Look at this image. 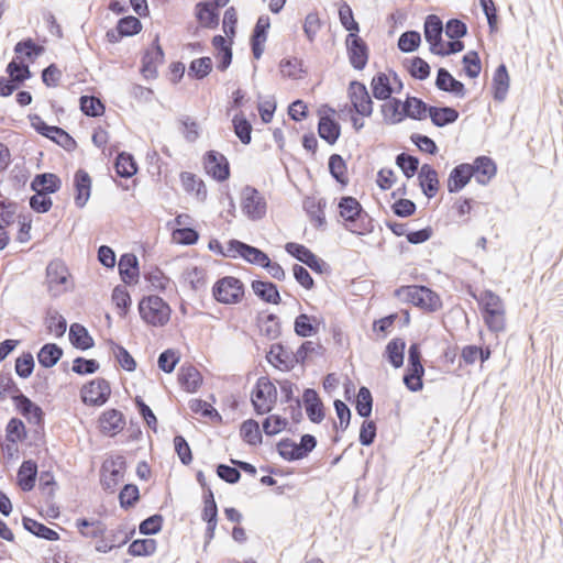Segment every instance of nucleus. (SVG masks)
<instances>
[{"label": "nucleus", "instance_id": "48", "mask_svg": "<svg viewBox=\"0 0 563 563\" xmlns=\"http://www.w3.org/2000/svg\"><path fill=\"white\" fill-rule=\"evenodd\" d=\"M240 437L247 445H261L263 443V428L261 429L258 421L255 419H246L240 424Z\"/></svg>", "mask_w": 563, "mask_h": 563}, {"label": "nucleus", "instance_id": "7", "mask_svg": "<svg viewBox=\"0 0 563 563\" xmlns=\"http://www.w3.org/2000/svg\"><path fill=\"white\" fill-rule=\"evenodd\" d=\"M84 405L89 407H101L111 397L110 382L103 377H97L86 382L79 391Z\"/></svg>", "mask_w": 563, "mask_h": 563}, {"label": "nucleus", "instance_id": "26", "mask_svg": "<svg viewBox=\"0 0 563 563\" xmlns=\"http://www.w3.org/2000/svg\"><path fill=\"white\" fill-rule=\"evenodd\" d=\"M220 9L211 0H201L196 3L194 15L202 27L214 30L220 23Z\"/></svg>", "mask_w": 563, "mask_h": 563}, {"label": "nucleus", "instance_id": "41", "mask_svg": "<svg viewBox=\"0 0 563 563\" xmlns=\"http://www.w3.org/2000/svg\"><path fill=\"white\" fill-rule=\"evenodd\" d=\"M380 104V112L386 124H399L407 119L406 111H401L402 100L396 97L384 100Z\"/></svg>", "mask_w": 563, "mask_h": 563}, {"label": "nucleus", "instance_id": "14", "mask_svg": "<svg viewBox=\"0 0 563 563\" xmlns=\"http://www.w3.org/2000/svg\"><path fill=\"white\" fill-rule=\"evenodd\" d=\"M345 47L349 63L355 70H363L369 59V46L360 34H347Z\"/></svg>", "mask_w": 563, "mask_h": 563}, {"label": "nucleus", "instance_id": "22", "mask_svg": "<svg viewBox=\"0 0 563 563\" xmlns=\"http://www.w3.org/2000/svg\"><path fill=\"white\" fill-rule=\"evenodd\" d=\"M344 229L355 235H366L374 230V219L362 207L361 210L341 218Z\"/></svg>", "mask_w": 563, "mask_h": 563}, {"label": "nucleus", "instance_id": "12", "mask_svg": "<svg viewBox=\"0 0 563 563\" xmlns=\"http://www.w3.org/2000/svg\"><path fill=\"white\" fill-rule=\"evenodd\" d=\"M68 277H70L68 267L62 260L55 258L47 264L46 284L51 297L57 298L67 291Z\"/></svg>", "mask_w": 563, "mask_h": 563}, {"label": "nucleus", "instance_id": "25", "mask_svg": "<svg viewBox=\"0 0 563 563\" xmlns=\"http://www.w3.org/2000/svg\"><path fill=\"white\" fill-rule=\"evenodd\" d=\"M73 187L75 206L82 209L91 196L92 188V179L86 169L79 168L74 173Z\"/></svg>", "mask_w": 563, "mask_h": 563}, {"label": "nucleus", "instance_id": "36", "mask_svg": "<svg viewBox=\"0 0 563 563\" xmlns=\"http://www.w3.org/2000/svg\"><path fill=\"white\" fill-rule=\"evenodd\" d=\"M325 207L327 201L324 198L306 197L302 201L303 210L317 229H324L327 225Z\"/></svg>", "mask_w": 563, "mask_h": 563}, {"label": "nucleus", "instance_id": "35", "mask_svg": "<svg viewBox=\"0 0 563 563\" xmlns=\"http://www.w3.org/2000/svg\"><path fill=\"white\" fill-rule=\"evenodd\" d=\"M323 323L324 320L322 318L299 313L294 320V332L299 338H310L319 332L320 325Z\"/></svg>", "mask_w": 563, "mask_h": 563}, {"label": "nucleus", "instance_id": "13", "mask_svg": "<svg viewBox=\"0 0 563 563\" xmlns=\"http://www.w3.org/2000/svg\"><path fill=\"white\" fill-rule=\"evenodd\" d=\"M165 60V52L159 43V35L156 34L151 45L143 52L141 57L140 73L147 79H156L158 77V65Z\"/></svg>", "mask_w": 563, "mask_h": 563}, {"label": "nucleus", "instance_id": "39", "mask_svg": "<svg viewBox=\"0 0 563 563\" xmlns=\"http://www.w3.org/2000/svg\"><path fill=\"white\" fill-rule=\"evenodd\" d=\"M38 466L34 460H24L18 468L16 479L20 488L27 493L31 492L36 483Z\"/></svg>", "mask_w": 563, "mask_h": 563}, {"label": "nucleus", "instance_id": "47", "mask_svg": "<svg viewBox=\"0 0 563 563\" xmlns=\"http://www.w3.org/2000/svg\"><path fill=\"white\" fill-rule=\"evenodd\" d=\"M184 190L187 194H195L197 199L205 201L207 199V187L205 181L191 172H181L179 175Z\"/></svg>", "mask_w": 563, "mask_h": 563}, {"label": "nucleus", "instance_id": "34", "mask_svg": "<svg viewBox=\"0 0 563 563\" xmlns=\"http://www.w3.org/2000/svg\"><path fill=\"white\" fill-rule=\"evenodd\" d=\"M254 295L262 301L271 305H279L282 297L278 286L268 279H254L251 282Z\"/></svg>", "mask_w": 563, "mask_h": 563}, {"label": "nucleus", "instance_id": "20", "mask_svg": "<svg viewBox=\"0 0 563 563\" xmlns=\"http://www.w3.org/2000/svg\"><path fill=\"white\" fill-rule=\"evenodd\" d=\"M142 22L134 15H124L120 18L113 29L106 33V38L109 43H119L122 38L134 36L142 31Z\"/></svg>", "mask_w": 563, "mask_h": 563}, {"label": "nucleus", "instance_id": "58", "mask_svg": "<svg viewBox=\"0 0 563 563\" xmlns=\"http://www.w3.org/2000/svg\"><path fill=\"white\" fill-rule=\"evenodd\" d=\"M470 295L477 301L481 312L505 309L501 298L490 289L483 290L479 297L474 291Z\"/></svg>", "mask_w": 563, "mask_h": 563}, {"label": "nucleus", "instance_id": "57", "mask_svg": "<svg viewBox=\"0 0 563 563\" xmlns=\"http://www.w3.org/2000/svg\"><path fill=\"white\" fill-rule=\"evenodd\" d=\"M143 278L146 283L150 284L152 289L159 292H164L172 282L170 278L158 266H151L150 269H144Z\"/></svg>", "mask_w": 563, "mask_h": 563}, {"label": "nucleus", "instance_id": "54", "mask_svg": "<svg viewBox=\"0 0 563 563\" xmlns=\"http://www.w3.org/2000/svg\"><path fill=\"white\" fill-rule=\"evenodd\" d=\"M111 301L114 305L118 314L125 318L132 306V297L125 285H117L112 289Z\"/></svg>", "mask_w": 563, "mask_h": 563}, {"label": "nucleus", "instance_id": "2", "mask_svg": "<svg viewBox=\"0 0 563 563\" xmlns=\"http://www.w3.org/2000/svg\"><path fill=\"white\" fill-rule=\"evenodd\" d=\"M141 320L155 328L165 327L172 317L170 305L158 295H144L137 302Z\"/></svg>", "mask_w": 563, "mask_h": 563}, {"label": "nucleus", "instance_id": "32", "mask_svg": "<svg viewBox=\"0 0 563 563\" xmlns=\"http://www.w3.org/2000/svg\"><path fill=\"white\" fill-rule=\"evenodd\" d=\"M473 178L468 163L454 166L448 177L446 188L449 194H457L464 189Z\"/></svg>", "mask_w": 563, "mask_h": 563}, {"label": "nucleus", "instance_id": "60", "mask_svg": "<svg viewBox=\"0 0 563 563\" xmlns=\"http://www.w3.org/2000/svg\"><path fill=\"white\" fill-rule=\"evenodd\" d=\"M110 349L114 355L115 361L122 369L132 373L136 369L137 363L133 355L120 343L110 341Z\"/></svg>", "mask_w": 563, "mask_h": 563}, {"label": "nucleus", "instance_id": "17", "mask_svg": "<svg viewBox=\"0 0 563 563\" xmlns=\"http://www.w3.org/2000/svg\"><path fill=\"white\" fill-rule=\"evenodd\" d=\"M12 402L15 410L25 418L29 423L36 426L44 432L45 412L40 405L31 400L23 393L12 397Z\"/></svg>", "mask_w": 563, "mask_h": 563}, {"label": "nucleus", "instance_id": "15", "mask_svg": "<svg viewBox=\"0 0 563 563\" xmlns=\"http://www.w3.org/2000/svg\"><path fill=\"white\" fill-rule=\"evenodd\" d=\"M181 280L198 295L201 308H207L206 294L208 287V272L205 267L194 265L183 271Z\"/></svg>", "mask_w": 563, "mask_h": 563}, {"label": "nucleus", "instance_id": "62", "mask_svg": "<svg viewBox=\"0 0 563 563\" xmlns=\"http://www.w3.org/2000/svg\"><path fill=\"white\" fill-rule=\"evenodd\" d=\"M233 131L240 142L249 145L252 141V124L243 112L235 113L232 119Z\"/></svg>", "mask_w": 563, "mask_h": 563}, {"label": "nucleus", "instance_id": "45", "mask_svg": "<svg viewBox=\"0 0 563 563\" xmlns=\"http://www.w3.org/2000/svg\"><path fill=\"white\" fill-rule=\"evenodd\" d=\"M372 96L379 101L389 99L394 93V86L390 82L389 75L383 71L376 73L371 80Z\"/></svg>", "mask_w": 563, "mask_h": 563}, {"label": "nucleus", "instance_id": "51", "mask_svg": "<svg viewBox=\"0 0 563 563\" xmlns=\"http://www.w3.org/2000/svg\"><path fill=\"white\" fill-rule=\"evenodd\" d=\"M402 66L416 80L423 81L430 77L431 67L427 60L420 56H412L402 60Z\"/></svg>", "mask_w": 563, "mask_h": 563}, {"label": "nucleus", "instance_id": "46", "mask_svg": "<svg viewBox=\"0 0 563 563\" xmlns=\"http://www.w3.org/2000/svg\"><path fill=\"white\" fill-rule=\"evenodd\" d=\"M64 350L57 343L48 342L41 346L36 358L43 368H52L62 360Z\"/></svg>", "mask_w": 563, "mask_h": 563}, {"label": "nucleus", "instance_id": "29", "mask_svg": "<svg viewBox=\"0 0 563 563\" xmlns=\"http://www.w3.org/2000/svg\"><path fill=\"white\" fill-rule=\"evenodd\" d=\"M418 185L428 199H432L437 196L440 188V180L435 168L431 164L424 163L420 166L418 172Z\"/></svg>", "mask_w": 563, "mask_h": 563}, {"label": "nucleus", "instance_id": "9", "mask_svg": "<svg viewBox=\"0 0 563 563\" xmlns=\"http://www.w3.org/2000/svg\"><path fill=\"white\" fill-rule=\"evenodd\" d=\"M318 121V135L329 145H334L341 136V124L335 119V109L329 103H323L317 111Z\"/></svg>", "mask_w": 563, "mask_h": 563}, {"label": "nucleus", "instance_id": "37", "mask_svg": "<svg viewBox=\"0 0 563 563\" xmlns=\"http://www.w3.org/2000/svg\"><path fill=\"white\" fill-rule=\"evenodd\" d=\"M113 169L119 178H132L139 172V164L130 152H119L113 162Z\"/></svg>", "mask_w": 563, "mask_h": 563}, {"label": "nucleus", "instance_id": "63", "mask_svg": "<svg viewBox=\"0 0 563 563\" xmlns=\"http://www.w3.org/2000/svg\"><path fill=\"white\" fill-rule=\"evenodd\" d=\"M5 73L9 77H11L16 85H19V89L24 85V82L32 78L33 74L27 64L22 62H16L12 59L5 66Z\"/></svg>", "mask_w": 563, "mask_h": 563}, {"label": "nucleus", "instance_id": "21", "mask_svg": "<svg viewBox=\"0 0 563 563\" xmlns=\"http://www.w3.org/2000/svg\"><path fill=\"white\" fill-rule=\"evenodd\" d=\"M443 22L437 14H428L423 23V35L429 44V51L435 55L441 46H444Z\"/></svg>", "mask_w": 563, "mask_h": 563}, {"label": "nucleus", "instance_id": "31", "mask_svg": "<svg viewBox=\"0 0 563 563\" xmlns=\"http://www.w3.org/2000/svg\"><path fill=\"white\" fill-rule=\"evenodd\" d=\"M177 380L183 390L195 394L200 389L203 377L192 364L185 363L178 368Z\"/></svg>", "mask_w": 563, "mask_h": 563}, {"label": "nucleus", "instance_id": "33", "mask_svg": "<svg viewBox=\"0 0 563 563\" xmlns=\"http://www.w3.org/2000/svg\"><path fill=\"white\" fill-rule=\"evenodd\" d=\"M63 185L62 178L55 174L49 172H44L36 174L30 184V189L34 192H44V194H56L60 190Z\"/></svg>", "mask_w": 563, "mask_h": 563}, {"label": "nucleus", "instance_id": "64", "mask_svg": "<svg viewBox=\"0 0 563 563\" xmlns=\"http://www.w3.org/2000/svg\"><path fill=\"white\" fill-rule=\"evenodd\" d=\"M141 494L136 484H124L118 495L119 505L123 510L134 508L140 501Z\"/></svg>", "mask_w": 563, "mask_h": 563}, {"label": "nucleus", "instance_id": "52", "mask_svg": "<svg viewBox=\"0 0 563 563\" xmlns=\"http://www.w3.org/2000/svg\"><path fill=\"white\" fill-rule=\"evenodd\" d=\"M75 526L85 538L96 539L102 537L107 531V526L101 520L87 517L77 518Z\"/></svg>", "mask_w": 563, "mask_h": 563}, {"label": "nucleus", "instance_id": "30", "mask_svg": "<svg viewBox=\"0 0 563 563\" xmlns=\"http://www.w3.org/2000/svg\"><path fill=\"white\" fill-rule=\"evenodd\" d=\"M510 88V76L505 63H500L494 70L490 92L496 102H504Z\"/></svg>", "mask_w": 563, "mask_h": 563}, {"label": "nucleus", "instance_id": "53", "mask_svg": "<svg viewBox=\"0 0 563 563\" xmlns=\"http://www.w3.org/2000/svg\"><path fill=\"white\" fill-rule=\"evenodd\" d=\"M424 372L423 365H407L402 375V382L409 391L418 393L422 390Z\"/></svg>", "mask_w": 563, "mask_h": 563}, {"label": "nucleus", "instance_id": "3", "mask_svg": "<svg viewBox=\"0 0 563 563\" xmlns=\"http://www.w3.org/2000/svg\"><path fill=\"white\" fill-rule=\"evenodd\" d=\"M246 287L244 283L235 276L219 277L211 287L212 299L224 306H233L242 302Z\"/></svg>", "mask_w": 563, "mask_h": 563}, {"label": "nucleus", "instance_id": "18", "mask_svg": "<svg viewBox=\"0 0 563 563\" xmlns=\"http://www.w3.org/2000/svg\"><path fill=\"white\" fill-rule=\"evenodd\" d=\"M265 358L272 366L282 372H290L298 364L295 353L283 342L273 343Z\"/></svg>", "mask_w": 563, "mask_h": 563}, {"label": "nucleus", "instance_id": "19", "mask_svg": "<svg viewBox=\"0 0 563 563\" xmlns=\"http://www.w3.org/2000/svg\"><path fill=\"white\" fill-rule=\"evenodd\" d=\"M271 29V18L262 14L257 18L250 35V48L254 59L258 60L264 54L265 43Z\"/></svg>", "mask_w": 563, "mask_h": 563}, {"label": "nucleus", "instance_id": "23", "mask_svg": "<svg viewBox=\"0 0 563 563\" xmlns=\"http://www.w3.org/2000/svg\"><path fill=\"white\" fill-rule=\"evenodd\" d=\"M468 165L476 183L482 186L488 185L497 174L496 162L487 155L476 156Z\"/></svg>", "mask_w": 563, "mask_h": 563}, {"label": "nucleus", "instance_id": "59", "mask_svg": "<svg viewBox=\"0 0 563 563\" xmlns=\"http://www.w3.org/2000/svg\"><path fill=\"white\" fill-rule=\"evenodd\" d=\"M396 166L402 172L407 179L412 178L419 172L420 159L418 156L401 152L395 157Z\"/></svg>", "mask_w": 563, "mask_h": 563}, {"label": "nucleus", "instance_id": "55", "mask_svg": "<svg viewBox=\"0 0 563 563\" xmlns=\"http://www.w3.org/2000/svg\"><path fill=\"white\" fill-rule=\"evenodd\" d=\"M79 109L89 118H99L106 112V104L95 95H81L79 97Z\"/></svg>", "mask_w": 563, "mask_h": 563}, {"label": "nucleus", "instance_id": "28", "mask_svg": "<svg viewBox=\"0 0 563 563\" xmlns=\"http://www.w3.org/2000/svg\"><path fill=\"white\" fill-rule=\"evenodd\" d=\"M434 85L437 89L450 93L456 98H464L466 95V88L464 82L457 80L444 67L438 68Z\"/></svg>", "mask_w": 563, "mask_h": 563}, {"label": "nucleus", "instance_id": "10", "mask_svg": "<svg viewBox=\"0 0 563 563\" xmlns=\"http://www.w3.org/2000/svg\"><path fill=\"white\" fill-rule=\"evenodd\" d=\"M347 98L351 102L353 112L362 118H369L374 111L373 96L369 95L366 85L363 81L353 79L349 82Z\"/></svg>", "mask_w": 563, "mask_h": 563}, {"label": "nucleus", "instance_id": "38", "mask_svg": "<svg viewBox=\"0 0 563 563\" xmlns=\"http://www.w3.org/2000/svg\"><path fill=\"white\" fill-rule=\"evenodd\" d=\"M68 339L74 349L78 351H87L95 346V340L88 329L79 323L74 322L69 327Z\"/></svg>", "mask_w": 563, "mask_h": 563}, {"label": "nucleus", "instance_id": "11", "mask_svg": "<svg viewBox=\"0 0 563 563\" xmlns=\"http://www.w3.org/2000/svg\"><path fill=\"white\" fill-rule=\"evenodd\" d=\"M205 173L218 183L227 181L231 176L230 162L227 156L216 150H208L202 155Z\"/></svg>", "mask_w": 563, "mask_h": 563}, {"label": "nucleus", "instance_id": "40", "mask_svg": "<svg viewBox=\"0 0 563 563\" xmlns=\"http://www.w3.org/2000/svg\"><path fill=\"white\" fill-rule=\"evenodd\" d=\"M406 340L404 338H393L385 346L383 357L394 368H400L404 366L405 352H406Z\"/></svg>", "mask_w": 563, "mask_h": 563}, {"label": "nucleus", "instance_id": "24", "mask_svg": "<svg viewBox=\"0 0 563 563\" xmlns=\"http://www.w3.org/2000/svg\"><path fill=\"white\" fill-rule=\"evenodd\" d=\"M301 399L308 419L312 423H321L325 418V407L318 391L314 388L307 387L302 391Z\"/></svg>", "mask_w": 563, "mask_h": 563}, {"label": "nucleus", "instance_id": "61", "mask_svg": "<svg viewBox=\"0 0 563 563\" xmlns=\"http://www.w3.org/2000/svg\"><path fill=\"white\" fill-rule=\"evenodd\" d=\"M157 549V541L152 538L132 540L128 547V554L131 556L147 558L153 555Z\"/></svg>", "mask_w": 563, "mask_h": 563}, {"label": "nucleus", "instance_id": "43", "mask_svg": "<svg viewBox=\"0 0 563 563\" xmlns=\"http://www.w3.org/2000/svg\"><path fill=\"white\" fill-rule=\"evenodd\" d=\"M44 325L48 334H53L56 339L64 336L67 330V320L53 307L45 309Z\"/></svg>", "mask_w": 563, "mask_h": 563}, {"label": "nucleus", "instance_id": "8", "mask_svg": "<svg viewBox=\"0 0 563 563\" xmlns=\"http://www.w3.org/2000/svg\"><path fill=\"white\" fill-rule=\"evenodd\" d=\"M128 463L123 455L106 460L100 467V485L109 494L115 492L117 486L123 481Z\"/></svg>", "mask_w": 563, "mask_h": 563}, {"label": "nucleus", "instance_id": "50", "mask_svg": "<svg viewBox=\"0 0 563 563\" xmlns=\"http://www.w3.org/2000/svg\"><path fill=\"white\" fill-rule=\"evenodd\" d=\"M279 69L283 77L290 79H301L308 74V69L303 66V60L295 56L282 58Z\"/></svg>", "mask_w": 563, "mask_h": 563}, {"label": "nucleus", "instance_id": "6", "mask_svg": "<svg viewBox=\"0 0 563 563\" xmlns=\"http://www.w3.org/2000/svg\"><path fill=\"white\" fill-rule=\"evenodd\" d=\"M241 210L249 220L260 221L267 213V201L257 188L245 185L241 192Z\"/></svg>", "mask_w": 563, "mask_h": 563}, {"label": "nucleus", "instance_id": "49", "mask_svg": "<svg viewBox=\"0 0 563 563\" xmlns=\"http://www.w3.org/2000/svg\"><path fill=\"white\" fill-rule=\"evenodd\" d=\"M328 169L331 177L342 189L349 185L347 164L342 155L338 153L331 154L328 161Z\"/></svg>", "mask_w": 563, "mask_h": 563}, {"label": "nucleus", "instance_id": "4", "mask_svg": "<svg viewBox=\"0 0 563 563\" xmlns=\"http://www.w3.org/2000/svg\"><path fill=\"white\" fill-rule=\"evenodd\" d=\"M278 391L268 376H260L252 388L250 401L256 416L272 412L277 402Z\"/></svg>", "mask_w": 563, "mask_h": 563}, {"label": "nucleus", "instance_id": "44", "mask_svg": "<svg viewBox=\"0 0 563 563\" xmlns=\"http://www.w3.org/2000/svg\"><path fill=\"white\" fill-rule=\"evenodd\" d=\"M429 118L435 128H444L455 123L460 112L450 106H432Z\"/></svg>", "mask_w": 563, "mask_h": 563}, {"label": "nucleus", "instance_id": "27", "mask_svg": "<svg viewBox=\"0 0 563 563\" xmlns=\"http://www.w3.org/2000/svg\"><path fill=\"white\" fill-rule=\"evenodd\" d=\"M121 282L125 286H135L140 279V263L134 253H123L118 263Z\"/></svg>", "mask_w": 563, "mask_h": 563}, {"label": "nucleus", "instance_id": "1", "mask_svg": "<svg viewBox=\"0 0 563 563\" xmlns=\"http://www.w3.org/2000/svg\"><path fill=\"white\" fill-rule=\"evenodd\" d=\"M394 296L427 312L442 308V300L437 291L424 285H406L394 290Z\"/></svg>", "mask_w": 563, "mask_h": 563}, {"label": "nucleus", "instance_id": "56", "mask_svg": "<svg viewBox=\"0 0 563 563\" xmlns=\"http://www.w3.org/2000/svg\"><path fill=\"white\" fill-rule=\"evenodd\" d=\"M213 69V62L209 56L195 58L189 63L187 75L191 80L207 78Z\"/></svg>", "mask_w": 563, "mask_h": 563}, {"label": "nucleus", "instance_id": "16", "mask_svg": "<svg viewBox=\"0 0 563 563\" xmlns=\"http://www.w3.org/2000/svg\"><path fill=\"white\" fill-rule=\"evenodd\" d=\"M126 423L124 413L117 408H108L103 410L97 420L99 432L107 438L117 437L124 430Z\"/></svg>", "mask_w": 563, "mask_h": 563}, {"label": "nucleus", "instance_id": "42", "mask_svg": "<svg viewBox=\"0 0 563 563\" xmlns=\"http://www.w3.org/2000/svg\"><path fill=\"white\" fill-rule=\"evenodd\" d=\"M22 526L25 531L38 539L46 541H58L60 539L57 531L29 516H22Z\"/></svg>", "mask_w": 563, "mask_h": 563}, {"label": "nucleus", "instance_id": "5", "mask_svg": "<svg viewBox=\"0 0 563 563\" xmlns=\"http://www.w3.org/2000/svg\"><path fill=\"white\" fill-rule=\"evenodd\" d=\"M284 249L289 256L309 267L313 273L327 276H329L332 273L330 264L327 263L317 254H314L305 244L297 242H287L284 245Z\"/></svg>", "mask_w": 563, "mask_h": 563}]
</instances>
